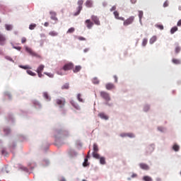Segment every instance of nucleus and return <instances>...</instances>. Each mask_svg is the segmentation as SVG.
Instances as JSON below:
<instances>
[{"label":"nucleus","mask_w":181,"mask_h":181,"mask_svg":"<svg viewBox=\"0 0 181 181\" xmlns=\"http://www.w3.org/2000/svg\"><path fill=\"white\" fill-rule=\"evenodd\" d=\"M135 21V16H132L129 17L127 19L124 21L123 25L124 26H129V25H132L134 21Z\"/></svg>","instance_id":"nucleus-1"},{"label":"nucleus","mask_w":181,"mask_h":181,"mask_svg":"<svg viewBox=\"0 0 181 181\" xmlns=\"http://www.w3.org/2000/svg\"><path fill=\"white\" fill-rule=\"evenodd\" d=\"M100 97L103 98L106 103L111 101V97H110V94L105 91L100 92Z\"/></svg>","instance_id":"nucleus-2"},{"label":"nucleus","mask_w":181,"mask_h":181,"mask_svg":"<svg viewBox=\"0 0 181 181\" xmlns=\"http://www.w3.org/2000/svg\"><path fill=\"white\" fill-rule=\"evenodd\" d=\"M83 4H84V1L83 0H79L78 1V11L77 12H76L74 15V16H78V15H80V13L81 12L82 9H83Z\"/></svg>","instance_id":"nucleus-3"},{"label":"nucleus","mask_w":181,"mask_h":181,"mask_svg":"<svg viewBox=\"0 0 181 181\" xmlns=\"http://www.w3.org/2000/svg\"><path fill=\"white\" fill-rule=\"evenodd\" d=\"M55 103L56 104H57V105H59L60 108H63L66 105V99H64V98H61L57 99L55 100Z\"/></svg>","instance_id":"nucleus-4"},{"label":"nucleus","mask_w":181,"mask_h":181,"mask_svg":"<svg viewBox=\"0 0 181 181\" xmlns=\"http://www.w3.org/2000/svg\"><path fill=\"white\" fill-rule=\"evenodd\" d=\"M25 50L28 53H29V54H30V56H33V57L40 58V55H39L37 53L33 52V50H32V49H30V47H26Z\"/></svg>","instance_id":"nucleus-5"},{"label":"nucleus","mask_w":181,"mask_h":181,"mask_svg":"<svg viewBox=\"0 0 181 181\" xmlns=\"http://www.w3.org/2000/svg\"><path fill=\"white\" fill-rule=\"evenodd\" d=\"M74 67V64L71 62H69L67 64H65L63 66V70L64 71H67L69 70H71Z\"/></svg>","instance_id":"nucleus-6"},{"label":"nucleus","mask_w":181,"mask_h":181,"mask_svg":"<svg viewBox=\"0 0 181 181\" xmlns=\"http://www.w3.org/2000/svg\"><path fill=\"white\" fill-rule=\"evenodd\" d=\"M91 19L93 22H94L95 25H97L98 26H100L101 25V23L100 22V19L97 16H92Z\"/></svg>","instance_id":"nucleus-7"},{"label":"nucleus","mask_w":181,"mask_h":181,"mask_svg":"<svg viewBox=\"0 0 181 181\" xmlns=\"http://www.w3.org/2000/svg\"><path fill=\"white\" fill-rule=\"evenodd\" d=\"M120 136L122 138H127V136L129 138H135V134L133 133H122L120 134Z\"/></svg>","instance_id":"nucleus-8"},{"label":"nucleus","mask_w":181,"mask_h":181,"mask_svg":"<svg viewBox=\"0 0 181 181\" xmlns=\"http://www.w3.org/2000/svg\"><path fill=\"white\" fill-rule=\"evenodd\" d=\"M85 25H86V28H88V29H91V28L94 26V23L92 22L91 20L88 19L85 21Z\"/></svg>","instance_id":"nucleus-9"},{"label":"nucleus","mask_w":181,"mask_h":181,"mask_svg":"<svg viewBox=\"0 0 181 181\" xmlns=\"http://www.w3.org/2000/svg\"><path fill=\"white\" fill-rule=\"evenodd\" d=\"M90 158V151L88 152V155L86 156V158L84 159V162L83 163V166L84 168H86V166H88L90 163H88V158Z\"/></svg>","instance_id":"nucleus-10"},{"label":"nucleus","mask_w":181,"mask_h":181,"mask_svg":"<svg viewBox=\"0 0 181 181\" xmlns=\"http://www.w3.org/2000/svg\"><path fill=\"white\" fill-rule=\"evenodd\" d=\"M139 166L143 170H149V165H148L146 163H141L139 164Z\"/></svg>","instance_id":"nucleus-11"},{"label":"nucleus","mask_w":181,"mask_h":181,"mask_svg":"<svg viewBox=\"0 0 181 181\" xmlns=\"http://www.w3.org/2000/svg\"><path fill=\"white\" fill-rule=\"evenodd\" d=\"M6 42V38L4 35L0 33V45L4 46Z\"/></svg>","instance_id":"nucleus-12"},{"label":"nucleus","mask_w":181,"mask_h":181,"mask_svg":"<svg viewBox=\"0 0 181 181\" xmlns=\"http://www.w3.org/2000/svg\"><path fill=\"white\" fill-rule=\"evenodd\" d=\"M113 13L115 19H118L119 21H125L124 17H119V13L118 11H114Z\"/></svg>","instance_id":"nucleus-13"},{"label":"nucleus","mask_w":181,"mask_h":181,"mask_svg":"<svg viewBox=\"0 0 181 181\" xmlns=\"http://www.w3.org/2000/svg\"><path fill=\"white\" fill-rule=\"evenodd\" d=\"M105 88L107 90H114V88H115V86L114 83H108L105 85Z\"/></svg>","instance_id":"nucleus-14"},{"label":"nucleus","mask_w":181,"mask_h":181,"mask_svg":"<svg viewBox=\"0 0 181 181\" xmlns=\"http://www.w3.org/2000/svg\"><path fill=\"white\" fill-rule=\"evenodd\" d=\"M98 117H100V118H101L102 119H108V116H107V115H105V113L104 112L99 113Z\"/></svg>","instance_id":"nucleus-15"},{"label":"nucleus","mask_w":181,"mask_h":181,"mask_svg":"<svg viewBox=\"0 0 181 181\" xmlns=\"http://www.w3.org/2000/svg\"><path fill=\"white\" fill-rule=\"evenodd\" d=\"M49 13L51 15V19L52 21H58L57 17H56V16H57L56 12L51 11Z\"/></svg>","instance_id":"nucleus-16"},{"label":"nucleus","mask_w":181,"mask_h":181,"mask_svg":"<svg viewBox=\"0 0 181 181\" xmlns=\"http://www.w3.org/2000/svg\"><path fill=\"white\" fill-rule=\"evenodd\" d=\"M71 105H73L74 108H76V110H80V105H78V104L74 102V100H71Z\"/></svg>","instance_id":"nucleus-17"},{"label":"nucleus","mask_w":181,"mask_h":181,"mask_svg":"<svg viewBox=\"0 0 181 181\" xmlns=\"http://www.w3.org/2000/svg\"><path fill=\"white\" fill-rule=\"evenodd\" d=\"M44 69H45V65L41 64L38 66L36 71L37 73H42V71H43Z\"/></svg>","instance_id":"nucleus-18"},{"label":"nucleus","mask_w":181,"mask_h":181,"mask_svg":"<svg viewBox=\"0 0 181 181\" xmlns=\"http://www.w3.org/2000/svg\"><path fill=\"white\" fill-rule=\"evenodd\" d=\"M86 6H87V8H92L93 7V1H91V0L86 1Z\"/></svg>","instance_id":"nucleus-19"},{"label":"nucleus","mask_w":181,"mask_h":181,"mask_svg":"<svg viewBox=\"0 0 181 181\" xmlns=\"http://www.w3.org/2000/svg\"><path fill=\"white\" fill-rule=\"evenodd\" d=\"M43 97L44 98H45V100H47V101H50V96L49 95V93H47V92L43 93Z\"/></svg>","instance_id":"nucleus-20"},{"label":"nucleus","mask_w":181,"mask_h":181,"mask_svg":"<svg viewBox=\"0 0 181 181\" xmlns=\"http://www.w3.org/2000/svg\"><path fill=\"white\" fill-rule=\"evenodd\" d=\"M80 70H81V66L78 65L75 66V69H73V71L74 73H78Z\"/></svg>","instance_id":"nucleus-21"},{"label":"nucleus","mask_w":181,"mask_h":181,"mask_svg":"<svg viewBox=\"0 0 181 181\" xmlns=\"http://www.w3.org/2000/svg\"><path fill=\"white\" fill-rule=\"evenodd\" d=\"M4 132L5 135H9V134H11V129H9L8 127H5L4 129Z\"/></svg>","instance_id":"nucleus-22"},{"label":"nucleus","mask_w":181,"mask_h":181,"mask_svg":"<svg viewBox=\"0 0 181 181\" xmlns=\"http://www.w3.org/2000/svg\"><path fill=\"white\" fill-rule=\"evenodd\" d=\"M139 18L140 22H141L142 18H144V11H139Z\"/></svg>","instance_id":"nucleus-23"},{"label":"nucleus","mask_w":181,"mask_h":181,"mask_svg":"<svg viewBox=\"0 0 181 181\" xmlns=\"http://www.w3.org/2000/svg\"><path fill=\"white\" fill-rule=\"evenodd\" d=\"M177 27L175 26V27H173L170 30V33L171 35H173V33H175V32H177Z\"/></svg>","instance_id":"nucleus-24"},{"label":"nucleus","mask_w":181,"mask_h":181,"mask_svg":"<svg viewBox=\"0 0 181 181\" xmlns=\"http://www.w3.org/2000/svg\"><path fill=\"white\" fill-rule=\"evenodd\" d=\"M180 50H181L180 46L177 45L175 49V54H177L178 53H180Z\"/></svg>","instance_id":"nucleus-25"},{"label":"nucleus","mask_w":181,"mask_h":181,"mask_svg":"<svg viewBox=\"0 0 181 181\" xmlns=\"http://www.w3.org/2000/svg\"><path fill=\"white\" fill-rule=\"evenodd\" d=\"M172 62H173V64H180V59L174 58V59H172Z\"/></svg>","instance_id":"nucleus-26"},{"label":"nucleus","mask_w":181,"mask_h":181,"mask_svg":"<svg viewBox=\"0 0 181 181\" xmlns=\"http://www.w3.org/2000/svg\"><path fill=\"white\" fill-rule=\"evenodd\" d=\"M93 156L95 158V159H100V154L97 152H93Z\"/></svg>","instance_id":"nucleus-27"},{"label":"nucleus","mask_w":181,"mask_h":181,"mask_svg":"<svg viewBox=\"0 0 181 181\" xmlns=\"http://www.w3.org/2000/svg\"><path fill=\"white\" fill-rule=\"evenodd\" d=\"M100 163L101 165H105V158L104 157H100Z\"/></svg>","instance_id":"nucleus-28"},{"label":"nucleus","mask_w":181,"mask_h":181,"mask_svg":"<svg viewBox=\"0 0 181 181\" xmlns=\"http://www.w3.org/2000/svg\"><path fill=\"white\" fill-rule=\"evenodd\" d=\"M156 42V36H153L151 39H150V44L151 45H153V42Z\"/></svg>","instance_id":"nucleus-29"},{"label":"nucleus","mask_w":181,"mask_h":181,"mask_svg":"<svg viewBox=\"0 0 181 181\" xmlns=\"http://www.w3.org/2000/svg\"><path fill=\"white\" fill-rule=\"evenodd\" d=\"M143 180H144V181H152V177H151L148 175H146L143 177Z\"/></svg>","instance_id":"nucleus-30"},{"label":"nucleus","mask_w":181,"mask_h":181,"mask_svg":"<svg viewBox=\"0 0 181 181\" xmlns=\"http://www.w3.org/2000/svg\"><path fill=\"white\" fill-rule=\"evenodd\" d=\"M19 67L21 69H23L24 70H28V69H32L30 68V66H29V65H25V66L20 65Z\"/></svg>","instance_id":"nucleus-31"},{"label":"nucleus","mask_w":181,"mask_h":181,"mask_svg":"<svg viewBox=\"0 0 181 181\" xmlns=\"http://www.w3.org/2000/svg\"><path fill=\"white\" fill-rule=\"evenodd\" d=\"M59 34L56 31H51L49 33V36H57Z\"/></svg>","instance_id":"nucleus-32"},{"label":"nucleus","mask_w":181,"mask_h":181,"mask_svg":"<svg viewBox=\"0 0 181 181\" xmlns=\"http://www.w3.org/2000/svg\"><path fill=\"white\" fill-rule=\"evenodd\" d=\"M77 100L80 102V103H84V100H83V98H81V94L78 93L77 95Z\"/></svg>","instance_id":"nucleus-33"},{"label":"nucleus","mask_w":181,"mask_h":181,"mask_svg":"<svg viewBox=\"0 0 181 181\" xmlns=\"http://www.w3.org/2000/svg\"><path fill=\"white\" fill-rule=\"evenodd\" d=\"M69 83H65L64 86H62V90H69Z\"/></svg>","instance_id":"nucleus-34"},{"label":"nucleus","mask_w":181,"mask_h":181,"mask_svg":"<svg viewBox=\"0 0 181 181\" xmlns=\"http://www.w3.org/2000/svg\"><path fill=\"white\" fill-rule=\"evenodd\" d=\"M35 28H36V24H35V23H32L29 26L30 30H33L35 29Z\"/></svg>","instance_id":"nucleus-35"},{"label":"nucleus","mask_w":181,"mask_h":181,"mask_svg":"<svg viewBox=\"0 0 181 181\" xmlns=\"http://www.w3.org/2000/svg\"><path fill=\"white\" fill-rule=\"evenodd\" d=\"M93 152H98V146L96 144H93Z\"/></svg>","instance_id":"nucleus-36"},{"label":"nucleus","mask_w":181,"mask_h":181,"mask_svg":"<svg viewBox=\"0 0 181 181\" xmlns=\"http://www.w3.org/2000/svg\"><path fill=\"white\" fill-rule=\"evenodd\" d=\"M148 44V39L144 38L142 42V46L145 47Z\"/></svg>","instance_id":"nucleus-37"},{"label":"nucleus","mask_w":181,"mask_h":181,"mask_svg":"<svg viewBox=\"0 0 181 181\" xmlns=\"http://www.w3.org/2000/svg\"><path fill=\"white\" fill-rule=\"evenodd\" d=\"M93 84H99L100 83V81L98 80V78H94L93 79Z\"/></svg>","instance_id":"nucleus-38"},{"label":"nucleus","mask_w":181,"mask_h":181,"mask_svg":"<svg viewBox=\"0 0 181 181\" xmlns=\"http://www.w3.org/2000/svg\"><path fill=\"white\" fill-rule=\"evenodd\" d=\"M179 146L178 145H177V144H175L173 146V149L174 150V151H175V152H177V151H179Z\"/></svg>","instance_id":"nucleus-39"},{"label":"nucleus","mask_w":181,"mask_h":181,"mask_svg":"<svg viewBox=\"0 0 181 181\" xmlns=\"http://www.w3.org/2000/svg\"><path fill=\"white\" fill-rule=\"evenodd\" d=\"M75 30L76 29L74 28H71L67 30L66 33H73Z\"/></svg>","instance_id":"nucleus-40"},{"label":"nucleus","mask_w":181,"mask_h":181,"mask_svg":"<svg viewBox=\"0 0 181 181\" xmlns=\"http://www.w3.org/2000/svg\"><path fill=\"white\" fill-rule=\"evenodd\" d=\"M27 73L29 74V76H36V74L31 70H27Z\"/></svg>","instance_id":"nucleus-41"},{"label":"nucleus","mask_w":181,"mask_h":181,"mask_svg":"<svg viewBox=\"0 0 181 181\" xmlns=\"http://www.w3.org/2000/svg\"><path fill=\"white\" fill-rule=\"evenodd\" d=\"M6 30H12V25L6 24L5 25Z\"/></svg>","instance_id":"nucleus-42"},{"label":"nucleus","mask_w":181,"mask_h":181,"mask_svg":"<svg viewBox=\"0 0 181 181\" xmlns=\"http://www.w3.org/2000/svg\"><path fill=\"white\" fill-rule=\"evenodd\" d=\"M167 6H169V1H165L163 4V8H167Z\"/></svg>","instance_id":"nucleus-43"},{"label":"nucleus","mask_w":181,"mask_h":181,"mask_svg":"<svg viewBox=\"0 0 181 181\" xmlns=\"http://www.w3.org/2000/svg\"><path fill=\"white\" fill-rule=\"evenodd\" d=\"M156 28L160 29V30H163V25H156Z\"/></svg>","instance_id":"nucleus-44"},{"label":"nucleus","mask_w":181,"mask_h":181,"mask_svg":"<svg viewBox=\"0 0 181 181\" xmlns=\"http://www.w3.org/2000/svg\"><path fill=\"white\" fill-rule=\"evenodd\" d=\"M26 37H23L22 38H21V43H26Z\"/></svg>","instance_id":"nucleus-45"},{"label":"nucleus","mask_w":181,"mask_h":181,"mask_svg":"<svg viewBox=\"0 0 181 181\" xmlns=\"http://www.w3.org/2000/svg\"><path fill=\"white\" fill-rule=\"evenodd\" d=\"M1 153L2 155H5V156L7 155L6 151L5 149L1 150Z\"/></svg>","instance_id":"nucleus-46"},{"label":"nucleus","mask_w":181,"mask_h":181,"mask_svg":"<svg viewBox=\"0 0 181 181\" xmlns=\"http://www.w3.org/2000/svg\"><path fill=\"white\" fill-rule=\"evenodd\" d=\"M115 9H117V7L115 6H113L111 8H110V12H112V11H115Z\"/></svg>","instance_id":"nucleus-47"},{"label":"nucleus","mask_w":181,"mask_h":181,"mask_svg":"<svg viewBox=\"0 0 181 181\" xmlns=\"http://www.w3.org/2000/svg\"><path fill=\"white\" fill-rule=\"evenodd\" d=\"M78 40H86V38L84 37H78Z\"/></svg>","instance_id":"nucleus-48"},{"label":"nucleus","mask_w":181,"mask_h":181,"mask_svg":"<svg viewBox=\"0 0 181 181\" xmlns=\"http://www.w3.org/2000/svg\"><path fill=\"white\" fill-rule=\"evenodd\" d=\"M114 78H115V81L116 83H118V77H117V76H114Z\"/></svg>","instance_id":"nucleus-49"},{"label":"nucleus","mask_w":181,"mask_h":181,"mask_svg":"<svg viewBox=\"0 0 181 181\" xmlns=\"http://www.w3.org/2000/svg\"><path fill=\"white\" fill-rule=\"evenodd\" d=\"M144 111H149V106H146L145 107H144Z\"/></svg>","instance_id":"nucleus-50"},{"label":"nucleus","mask_w":181,"mask_h":181,"mask_svg":"<svg viewBox=\"0 0 181 181\" xmlns=\"http://www.w3.org/2000/svg\"><path fill=\"white\" fill-rule=\"evenodd\" d=\"M158 131H160L161 132H163V131H164L163 127H158Z\"/></svg>","instance_id":"nucleus-51"},{"label":"nucleus","mask_w":181,"mask_h":181,"mask_svg":"<svg viewBox=\"0 0 181 181\" xmlns=\"http://www.w3.org/2000/svg\"><path fill=\"white\" fill-rule=\"evenodd\" d=\"M6 59H7V60H9L10 62H13L12 58H11V57H6Z\"/></svg>","instance_id":"nucleus-52"},{"label":"nucleus","mask_w":181,"mask_h":181,"mask_svg":"<svg viewBox=\"0 0 181 181\" xmlns=\"http://www.w3.org/2000/svg\"><path fill=\"white\" fill-rule=\"evenodd\" d=\"M177 26H181V19L177 22Z\"/></svg>","instance_id":"nucleus-53"},{"label":"nucleus","mask_w":181,"mask_h":181,"mask_svg":"<svg viewBox=\"0 0 181 181\" xmlns=\"http://www.w3.org/2000/svg\"><path fill=\"white\" fill-rule=\"evenodd\" d=\"M38 74V77H42V76H43V74H42V72H37Z\"/></svg>","instance_id":"nucleus-54"},{"label":"nucleus","mask_w":181,"mask_h":181,"mask_svg":"<svg viewBox=\"0 0 181 181\" xmlns=\"http://www.w3.org/2000/svg\"><path fill=\"white\" fill-rule=\"evenodd\" d=\"M44 26H45V28H47V26H49V23L45 22Z\"/></svg>","instance_id":"nucleus-55"},{"label":"nucleus","mask_w":181,"mask_h":181,"mask_svg":"<svg viewBox=\"0 0 181 181\" xmlns=\"http://www.w3.org/2000/svg\"><path fill=\"white\" fill-rule=\"evenodd\" d=\"M136 176H138L136 174H133V175H132V178L136 177Z\"/></svg>","instance_id":"nucleus-56"},{"label":"nucleus","mask_w":181,"mask_h":181,"mask_svg":"<svg viewBox=\"0 0 181 181\" xmlns=\"http://www.w3.org/2000/svg\"><path fill=\"white\" fill-rule=\"evenodd\" d=\"M87 52H88V48H86V49H84L85 53H87Z\"/></svg>","instance_id":"nucleus-57"},{"label":"nucleus","mask_w":181,"mask_h":181,"mask_svg":"<svg viewBox=\"0 0 181 181\" xmlns=\"http://www.w3.org/2000/svg\"><path fill=\"white\" fill-rule=\"evenodd\" d=\"M156 181H162V179L158 177V178H156Z\"/></svg>","instance_id":"nucleus-58"},{"label":"nucleus","mask_w":181,"mask_h":181,"mask_svg":"<svg viewBox=\"0 0 181 181\" xmlns=\"http://www.w3.org/2000/svg\"><path fill=\"white\" fill-rule=\"evenodd\" d=\"M59 181H66V179H64V177L61 178Z\"/></svg>","instance_id":"nucleus-59"},{"label":"nucleus","mask_w":181,"mask_h":181,"mask_svg":"<svg viewBox=\"0 0 181 181\" xmlns=\"http://www.w3.org/2000/svg\"><path fill=\"white\" fill-rule=\"evenodd\" d=\"M45 74H46L47 76H50V74H47V73H45Z\"/></svg>","instance_id":"nucleus-60"},{"label":"nucleus","mask_w":181,"mask_h":181,"mask_svg":"<svg viewBox=\"0 0 181 181\" xmlns=\"http://www.w3.org/2000/svg\"><path fill=\"white\" fill-rule=\"evenodd\" d=\"M83 181H86V180H83Z\"/></svg>","instance_id":"nucleus-61"}]
</instances>
